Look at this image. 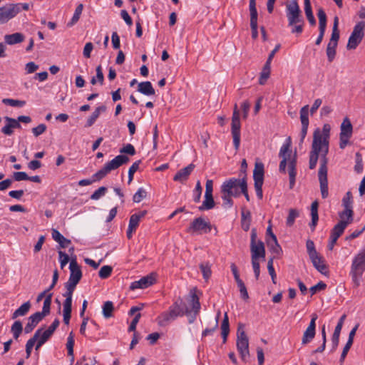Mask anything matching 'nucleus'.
<instances>
[{
    "instance_id": "c03bdc74",
    "label": "nucleus",
    "mask_w": 365,
    "mask_h": 365,
    "mask_svg": "<svg viewBox=\"0 0 365 365\" xmlns=\"http://www.w3.org/2000/svg\"><path fill=\"white\" fill-rule=\"evenodd\" d=\"M59 324V320L58 319H55L49 327L42 334L41 333V334L46 339H48L52 336L55 330L58 328Z\"/></svg>"
},
{
    "instance_id": "f03ea898",
    "label": "nucleus",
    "mask_w": 365,
    "mask_h": 365,
    "mask_svg": "<svg viewBox=\"0 0 365 365\" xmlns=\"http://www.w3.org/2000/svg\"><path fill=\"white\" fill-rule=\"evenodd\" d=\"M190 309L186 307L181 298L178 299L167 312L161 313L157 318L158 324L160 327H165L175 320L178 317L188 314Z\"/></svg>"
},
{
    "instance_id": "8fccbe9b",
    "label": "nucleus",
    "mask_w": 365,
    "mask_h": 365,
    "mask_svg": "<svg viewBox=\"0 0 365 365\" xmlns=\"http://www.w3.org/2000/svg\"><path fill=\"white\" fill-rule=\"evenodd\" d=\"M2 103L5 105L11 106L13 107H23L26 105L25 101H21L11 98H4Z\"/></svg>"
},
{
    "instance_id": "603ef678",
    "label": "nucleus",
    "mask_w": 365,
    "mask_h": 365,
    "mask_svg": "<svg viewBox=\"0 0 365 365\" xmlns=\"http://www.w3.org/2000/svg\"><path fill=\"white\" fill-rule=\"evenodd\" d=\"M292 146V138L291 137H288L284 144L282 145L279 150V155H282L284 153H290L292 154V150L290 149Z\"/></svg>"
},
{
    "instance_id": "f257e3e1",
    "label": "nucleus",
    "mask_w": 365,
    "mask_h": 365,
    "mask_svg": "<svg viewBox=\"0 0 365 365\" xmlns=\"http://www.w3.org/2000/svg\"><path fill=\"white\" fill-rule=\"evenodd\" d=\"M330 130V125L326 123L323 125L322 130L318 128L314 131L312 148L309 153V169L313 170L316 168L319 156H320L319 170L325 168V173H327L328 158L327 155L329 153Z\"/></svg>"
},
{
    "instance_id": "a18cd8bd",
    "label": "nucleus",
    "mask_w": 365,
    "mask_h": 365,
    "mask_svg": "<svg viewBox=\"0 0 365 365\" xmlns=\"http://www.w3.org/2000/svg\"><path fill=\"white\" fill-rule=\"evenodd\" d=\"M190 304L192 307V310L195 314H198L200 309V303L199 298L195 293H192L190 296Z\"/></svg>"
},
{
    "instance_id": "2f4dec72",
    "label": "nucleus",
    "mask_w": 365,
    "mask_h": 365,
    "mask_svg": "<svg viewBox=\"0 0 365 365\" xmlns=\"http://www.w3.org/2000/svg\"><path fill=\"white\" fill-rule=\"evenodd\" d=\"M106 110V107L105 106H101L97 107L95 110L92 113L91 116L88 118L86 124V127L92 126L97 118L99 117L101 112H104Z\"/></svg>"
},
{
    "instance_id": "052dcab7",
    "label": "nucleus",
    "mask_w": 365,
    "mask_h": 365,
    "mask_svg": "<svg viewBox=\"0 0 365 365\" xmlns=\"http://www.w3.org/2000/svg\"><path fill=\"white\" fill-rule=\"evenodd\" d=\"M141 163L140 160L135 161L133 163V165L130 167L128 170V184H130L133 180L134 173L138 170L139 165Z\"/></svg>"
},
{
    "instance_id": "a211bd4d",
    "label": "nucleus",
    "mask_w": 365,
    "mask_h": 365,
    "mask_svg": "<svg viewBox=\"0 0 365 365\" xmlns=\"http://www.w3.org/2000/svg\"><path fill=\"white\" fill-rule=\"evenodd\" d=\"M252 260H259V258L264 259L265 249L262 241L258 240L257 243L250 245Z\"/></svg>"
},
{
    "instance_id": "6e6d98bb",
    "label": "nucleus",
    "mask_w": 365,
    "mask_h": 365,
    "mask_svg": "<svg viewBox=\"0 0 365 365\" xmlns=\"http://www.w3.org/2000/svg\"><path fill=\"white\" fill-rule=\"evenodd\" d=\"M200 269L202 274L203 278L206 280L208 279L212 274L210 264L208 262L202 263L200 264Z\"/></svg>"
},
{
    "instance_id": "c756f323",
    "label": "nucleus",
    "mask_w": 365,
    "mask_h": 365,
    "mask_svg": "<svg viewBox=\"0 0 365 365\" xmlns=\"http://www.w3.org/2000/svg\"><path fill=\"white\" fill-rule=\"evenodd\" d=\"M304 13L306 17L312 26L316 25V19L314 16L310 0H304Z\"/></svg>"
},
{
    "instance_id": "680f3d73",
    "label": "nucleus",
    "mask_w": 365,
    "mask_h": 365,
    "mask_svg": "<svg viewBox=\"0 0 365 365\" xmlns=\"http://www.w3.org/2000/svg\"><path fill=\"white\" fill-rule=\"evenodd\" d=\"M108 173L109 172L107 170L105 166H103L101 170L93 175L92 178L94 182L99 181L104 178Z\"/></svg>"
},
{
    "instance_id": "72a5a7b5",
    "label": "nucleus",
    "mask_w": 365,
    "mask_h": 365,
    "mask_svg": "<svg viewBox=\"0 0 365 365\" xmlns=\"http://www.w3.org/2000/svg\"><path fill=\"white\" fill-rule=\"evenodd\" d=\"M237 183H236V190H239L240 189V192L242 193L246 200L249 202L250 201V196L247 192V178L245 177H243L242 179H237Z\"/></svg>"
},
{
    "instance_id": "13d9d810",
    "label": "nucleus",
    "mask_w": 365,
    "mask_h": 365,
    "mask_svg": "<svg viewBox=\"0 0 365 365\" xmlns=\"http://www.w3.org/2000/svg\"><path fill=\"white\" fill-rule=\"evenodd\" d=\"M146 191L144 188L140 187L139 188L137 192L134 194L133 197V200L134 202H141L144 198L146 197Z\"/></svg>"
},
{
    "instance_id": "4d7b16f0",
    "label": "nucleus",
    "mask_w": 365,
    "mask_h": 365,
    "mask_svg": "<svg viewBox=\"0 0 365 365\" xmlns=\"http://www.w3.org/2000/svg\"><path fill=\"white\" fill-rule=\"evenodd\" d=\"M113 268L108 265L103 266L98 272V275L101 279H107L109 277L112 273Z\"/></svg>"
},
{
    "instance_id": "4be33fe9",
    "label": "nucleus",
    "mask_w": 365,
    "mask_h": 365,
    "mask_svg": "<svg viewBox=\"0 0 365 365\" xmlns=\"http://www.w3.org/2000/svg\"><path fill=\"white\" fill-rule=\"evenodd\" d=\"M195 167V165L191 163V164L188 165L187 167H185L182 169H180L175 175V176L173 178V180L183 183L188 179L189 175H190L192 171L194 170Z\"/></svg>"
},
{
    "instance_id": "49530a36",
    "label": "nucleus",
    "mask_w": 365,
    "mask_h": 365,
    "mask_svg": "<svg viewBox=\"0 0 365 365\" xmlns=\"http://www.w3.org/2000/svg\"><path fill=\"white\" fill-rule=\"evenodd\" d=\"M190 304L192 307V310L195 314H198L200 309V303L199 298L195 293H192L190 296Z\"/></svg>"
},
{
    "instance_id": "423d86ee",
    "label": "nucleus",
    "mask_w": 365,
    "mask_h": 365,
    "mask_svg": "<svg viewBox=\"0 0 365 365\" xmlns=\"http://www.w3.org/2000/svg\"><path fill=\"white\" fill-rule=\"evenodd\" d=\"M237 182V178H232L222 183L221 193L224 206L232 207L233 205L232 197H237L240 195V191L235 189Z\"/></svg>"
},
{
    "instance_id": "c85d7f7f",
    "label": "nucleus",
    "mask_w": 365,
    "mask_h": 365,
    "mask_svg": "<svg viewBox=\"0 0 365 365\" xmlns=\"http://www.w3.org/2000/svg\"><path fill=\"white\" fill-rule=\"evenodd\" d=\"M4 40L7 44L14 45L22 42L24 40V36L21 33L7 34L4 36Z\"/></svg>"
},
{
    "instance_id": "1a4fd4ad",
    "label": "nucleus",
    "mask_w": 365,
    "mask_h": 365,
    "mask_svg": "<svg viewBox=\"0 0 365 365\" xmlns=\"http://www.w3.org/2000/svg\"><path fill=\"white\" fill-rule=\"evenodd\" d=\"M240 111L237 103H235L232 117L231 132L233 138V145L236 150L239 149L240 145Z\"/></svg>"
},
{
    "instance_id": "9d476101",
    "label": "nucleus",
    "mask_w": 365,
    "mask_h": 365,
    "mask_svg": "<svg viewBox=\"0 0 365 365\" xmlns=\"http://www.w3.org/2000/svg\"><path fill=\"white\" fill-rule=\"evenodd\" d=\"M364 28L365 23L364 21H360L355 25L349 38L347 49H355L358 46L364 36Z\"/></svg>"
},
{
    "instance_id": "9b49d317",
    "label": "nucleus",
    "mask_w": 365,
    "mask_h": 365,
    "mask_svg": "<svg viewBox=\"0 0 365 365\" xmlns=\"http://www.w3.org/2000/svg\"><path fill=\"white\" fill-rule=\"evenodd\" d=\"M339 135V148L344 149L349 142L352 135L353 126L348 118H345L341 124Z\"/></svg>"
},
{
    "instance_id": "79ce46f5",
    "label": "nucleus",
    "mask_w": 365,
    "mask_h": 365,
    "mask_svg": "<svg viewBox=\"0 0 365 365\" xmlns=\"http://www.w3.org/2000/svg\"><path fill=\"white\" fill-rule=\"evenodd\" d=\"M103 315L106 319H108L113 316L114 310L113 303L111 301H106L104 302L103 307Z\"/></svg>"
},
{
    "instance_id": "b1692460",
    "label": "nucleus",
    "mask_w": 365,
    "mask_h": 365,
    "mask_svg": "<svg viewBox=\"0 0 365 365\" xmlns=\"http://www.w3.org/2000/svg\"><path fill=\"white\" fill-rule=\"evenodd\" d=\"M317 17L319 19V35L324 38L327 28V14L324 10L320 7L317 9Z\"/></svg>"
},
{
    "instance_id": "f704fd0d",
    "label": "nucleus",
    "mask_w": 365,
    "mask_h": 365,
    "mask_svg": "<svg viewBox=\"0 0 365 365\" xmlns=\"http://www.w3.org/2000/svg\"><path fill=\"white\" fill-rule=\"evenodd\" d=\"M215 202L213 199L212 195H205V200L202 204L199 206L200 211L209 210L215 207Z\"/></svg>"
},
{
    "instance_id": "a19ab883",
    "label": "nucleus",
    "mask_w": 365,
    "mask_h": 365,
    "mask_svg": "<svg viewBox=\"0 0 365 365\" xmlns=\"http://www.w3.org/2000/svg\"><path fill=\"white\" fill-rule=\"evenodd\" d=\"M23 331L22 323L19 320H16L14 322L11 327V332L13 334L14 338L17 340L20 336Z\"/></svg>"
},
{
    "instance_id": "ea45409f",
    "label": "nucleus",
    "mask_w": 365,
    "mask_h": 365,
    "mask_svg": "<svg viewBox=\"0 0 365 365\" xmlns=\"http://www.w3.org/2000/svg\"><path fill=\"white\" fill-rule=\"evenodd\" d=\"M250 12V24H257V11L256 8V0H250L249 5Z\"/></svg>"
},
{
    "instance_id": "3c124183",
    "label": "nucleus",
    "mask_w": 365,
    "mask_h": 365,
    "mask_svg": "<svg viewBox=\"0 0 365 365\" xmlns=\"http://www.w3.org/2000/svg\"><path fill=\"white\" fill-rule=\"evenodd\" d=\"M355 162L354 171L358 174L361 173L364 168L363 159L361 155L359 152L355 155Z\"/></svg>"
},
{
    "instance_id": "c9c22d12",
    "label": "nucleus",
    "mask_w": 365,
    "mask_h": 365,
    "mask_svg": "<svg viewBox=\"0 0 365 365\" xmlns=\"http://www.w3.org/2000/svg\"><path fill=\"white\" fill-rule=\"evenodd\" d=\"M31 308V303L29 301L24 303L20 306L12 314L11 318L13 319H16L19 317L25 316Z\"/></svg>"
},
{
    "instance_id": "39448f33",
    "label": "nucleus",
    "mask_w": 365,
    "mask_h": 365,
    "mask_svg": "<svg viewBox=\"0 0 365 365\" xmlns=\"http://www.w3.org/2000/svg\"><path fill=\"white\" fill-rule=\"evenodd\" d=\"M365 271V247L353 259L350 274L356 287L360 284V277Z\"/></svg>"
},
{
    "instance_id": "cd10ccee",
    "label": "nucleus",
    "mask_w": 365,
    "mask_h": 365,
    "mask_svg": "<svg viewBox=\"0 0 365 365\" xmlns=\"http://www.w3.org/2000/svg\"><path fill=\"white\" fill-rule=\"evenodd\" d=\"M138 91L145 96H153L155 93V89L150 81L140 83L138 86Z\"/></svg>"
},
{
    "instance_id": "dca6fc26",
    "label": "nucleus",
    "mask_w": 365,
    "mask_h": 365,
    "mask_svg": "<svg viewBox=\"0 0 365 365\" xmlns=\"http://www.w3.org/2000/svg\"><path fill=\"white\" fill-rule=\"evenodd\" d=\"M129 161V158L125 155H119L115 157L110 161L106 163L104 166L110 173L112 170H116L121 165L126 164Z\"/></svg>"
},
{
    "instance_id": "f8f14e48",
    "label": "nucleus",
    "mask_w": 365,
    "mask_h": 365,
    "mask_svg": "<svg viewBox=\"0 0 365 365\" xmlns=\"http://www.w3.org/2000/svg\"><path fill=\"white\" fill-rule=\"evenodd\" d=\"M212 229V225L209 222H206L202 217L195 218L187 229L188 232L193 233H209Z\"/></svg>"
},
{
    "instance_id": "e2e57ef3",
    "label": "nucleus",
    "mask_w": 365,
    "mask_h": 365,
    "mask_svg": "<svg viewBox=\"0 0 365 365\" xmlns=\"http://www.w3.org/2000/svg\"><path fill=\"white\" fill-rule=\"evenodd\" d=\"M289 26L292 27L291 33L292 34H301L303 32L304 30V20H302V23H297L293 25H288Z\"/></svg>"
},
{
    "instance_id": "aec40b11",
    "label": "nucleus",
    "mask_w": 365,
    "mask_h": 365,
    "mask_svg": "<svg viewBox=\"0 0 365 365\" xmlns=\"http://www.w3.org/2000/svg\"><path fill=\"white\" fill-rule=\"evenodd\" d=\"M41 314L40 312H37L33 314H31L28 318V322L26 324L24 330L26 334L31 333L34 329L37 326V324L43 319Z\"/></svg>"
},
{
    "instance_id": "09e8293b",
    "label": "nucleus",
    "mask_w": 365,
    "mask_h": 365,
    "mask_svg": "<svg viewBox=\"0 0 365 365\" xmlns=\"http://www.w3.org/2000/svg\"><path fill=\"white\" fill-rule=\"evenodd\" d=\"M336 47H337V46L334 45V44H331L329 43H328V44H327L326 53H327L328 61L330 63L334 61V59L335 58L336 53Z\"/></svg>"
},
{
    "instance_id": "393cba45",
    "label": "nucleus",
    "mask_w": 365,
    "mask_h": 365,
    "mask_svg": "<svg viewBox=\"0 0 365 365\" xmlns=\"http://www.w3.org/2000/svg\"><path fill=\"white\" fill-rule=\"evenodd\" d=\"M70 277L81 280L82 278V272L81 267L78 265L76 257L71 258L69 265Z\"/></svg>"
},
{
    "instance_id": "7c9ffc66",
    "label": "nucleus",
    "mask_w": 365,
    "mask_h": 365,
    "mask_svg": "<svg viewBox=\"0 0 365 365\" xmlns=\"http://www.w3.org/2000/svg\"><path fill=\"white\" fill-rule=\"evenodd\" d=\"M338 25H339V19L337 16H335V18L334 19L332 33H331V36L329 43H331V44L336 45V46L338 45V41H339V36H340L339 30L338 29Z\"/></svg>"
},
{
    "instance_id": "20e7f679",
    "label": "nucleus",
    "mask_w": 365,
    "mask_h": 365,
    "mask_svg": "<svg viewBox=\"0 0 365 365\" xmlns=\"http://www.w3.org/2000/svg\"><path fill=\"white\" fill-rule=\"evenodd\" d=\"M29 9L28 3L6 4L0 7V24H4L14 18L21 10Z\"/></svg>"
},
{
    "instance_id": "7ed1b4c3",
    "label": "nucleus",
    "mask_w": 365,
    "mask_h": 365,
    "mask_svg": "<svg viewBox=\"0 0 365 365\" xmlns=\"http://www.w3.org/2000/svg\"><path fill=\"white\" fill-rule=\"evenodd\" d=\"M279 157L282 158L279 165L280 173H286V167L288 164L289 188L292 189L295 185L297 175V153H294L292 158H291L290 153H284L282 155H279Z\"/></svg>"
},
{
    "instance_id": "6e6552de",
    "label": "nucleus",
    "mask_w": 365,
    "mask_h": 365,
    "mask_svg": "<svg viewBox=\"0 0 365 365\" xmlns=\"http://www.w3.org/2000/svg\"><path fill=\"white\" fill-rule=\"evenodd\" d=\"M236 345L242 360L247 362L250 358L249 339L245 331L241 329L240 326L237 329Z\"/></svg>"
},
{
    "instance_id": "864d4df0",
    "label": "nucleus",
    "mask_w": 365,
    "mask_h": 365,
    "mask_svg": "<svg viewBox=\"0 0 365 365\" xmlns=\"http://www.w3.org/2000/svg\"><path fill=\"white\" fill-rule=\"evenodd\" d=\"M299 215V212L296 209H290L287 218V225L291 227L294 225V220Z\"/></svg>"
},
{
    "instance_id": "e433bc0d",
    "label": "nucleus",
    "mask_w": 365,
    "mask_h": 365,
    "mask_svg": "<svg viewBox=\"0 0 365 365\" xmlns=\"http://www.w3.org/2000/svg\"><path fill=\"white\" fill-rule=\"evenodd\" d=\"M270 71L271 63L266 61L260 73V76L259 78V83L260 85H264L266 83V81L269 77Z\"/></svg>"
},
{
    "instance_id": "ddd939ff",
    "label": "nucleus",
    "mask_w": 365,
    "mask_h": 365,
    "mask_svg": "<svg viewBox=\"0 0 365 365\" xmlns=\"http://www.w3.org/2000/svg\"><path fill=\"white\" fill-rule=\"evenodd\" d=\"M318 316L317 314H313L312 315V319L310 323L304 331L302 339V344L305 345L312 341L316 334V320L317 319Z\"/></svg>"
},
{
    "instance_id": "bb28decb",
    "label": "nucleus",
    "mask_w": 365,
    "mask_h": 365,
    "mask_svg": "<svg viewBox=\"0 0 365 365\" xmlns=\"http://www.w3.org/2000/svg\"><path fill=\"white\" fill-rule=\"evenodd\" d=\"M146 213L147 212L145 210H143L132 215L130 217L128 227L134 230H136L137 227L139 225L140 220L145 216Z\"/></svg>"
},
{
    "instance_id": "de8ad7c7",
    "label": "nucleus",
    "mask_w": 365,
    "mask_h": 365,
    "mask_svg": "<svg viewBox=\"0 0 365 365\" xmlns=\"http://www.w3.org/2000/svg\"><path fill=\"white\" fill-rule=\"evenodd\" d=\"M66 291L65 293L63 294V296L66 298L65 301L63 302V307H72V297L73 293L75 289L65 287Z\"/></svg>"
},
{
    "instance_id": "0eeeda50",
    "label": "nucleus",
    "mask_w": 365,
    "mask_h": 365,
    "mask_svg": "<svg viewBox=\"0 0 365 365\" xmlns=\"http://www.w3.org/2000/svg\"><path fill=\"white\" fill-rule=\"evenodd\" d=\"M285 6L288 25L302 23V20L304 19V18L297 0L289 1L286 3Z\"/></svg>"
},
{
    "instance_id": "6ab92c4d",
    "label": "nucleus",
    "mask_w": 365,
    "mask_h": 365,
    "mask_svg": "<svg viewBox=\"0 0 365 365\" xmlns=\"http://www.w3.org/2000/svg\"><path fill=\"white\" fill-rule=\"evenodd\" d=\"M309 258L313 264V266L318 272L324 275H327L329 272L328 267L325 264L323 257L320 256L319 253Z\"/></svg>"
},
{
    "instance_id": "2eb2a0df",
    "label": "nucleus",
    "mask_w": 365,
    "mask_h": 365,
    "mask_svg": "<svg viewBox=\"0 0 365 365\" xmlns=\"http://www.w3.org/2000/svg\"><path fill=\"white\" fill-rule=\"evenodd\" d=\"M353 218L346 217V216L340 217V221L333 227L330 235L334 237V239H339L344 233L347 225L353 222Z\"/></svg>"
},
{
    "instance_id": "5701e85b",
    "label": "nucleus",
    "mask_w": 365,
    "mask_h": 365,
    "mask_svg": "<svg viewBox=\"0 0 365 365\" xmlns=\"http://www.w3.org/2000/svg\"><path fill=\"white\" fill-rule=\"evenodd\" d=\"M264 165L262 163H256L253 170L254 185H263L264 182Z\"/></svg>"
},
{
    "instance_id": "58836bf2",
    "label": "nucleus",
    "mask_w": 365,
    "mask_h": 365,
    "mask_svg": "<svg viewBox=\"0 0 365 365\" xmlns=\"http://www.w3.org/2000/svg\"><path fill=\"white\" fill-rule=\"evenodd\" d=\"M52 295V293L47 294L44 299L42 311L40 312V314L43 317H45L50 314Z\"/></svg>"
},
{
    "instance_id": "4468645a",
    "label": "nucleus",
    "mask_w": 365,
    "mask_h": 365,
    "mask_svg": "<svg viewBox=\"0 0 365 365\" xmlns=\"http://www.w3.org/2000/svg\"><path fill=\"white\" fill-rule=\"evenodd\" d=\"M352 204V194L350 191H348L342 199V205L344 207V210L339 212V217L346 216V217L353 218L354 211Z\"/></svg>"
},
{
    "instance_id": "4c0bfd02",
    "label": "nucleus",
    "mask_w": 365,
    "mask_h": 365,
    "mask_svg": "<svg viewBox=\"0 0 365 365\" xmlns=\"http://www.w3.org/2000/svg\"><path fill=\"white\" fill-rule=\"evenodd\" d=\"M83 4H79L77 6V7L76 8L74 14H73L71 19L70 20V21H68L67 23V26L68 27H72L76 24H77V22L79 21L81 15V14L83 12Z\"/></svg>"
},
{
    "instance_id": "774afa93",
    "label": "nucleus",
    "mask_w": 365,
    "mask_h": 365,
    "mask_svg": "<svg viewBox=\"0 0 365 365\" xmlns=\"http://www.w3.org/2000/svg\"><path fill=\"white\" fill-rule=\"evenodd\" d=\"M107 187L104 186L100 187L91 195V199L93 200H97L100 199L102 196L105 195Z\"/></svg>"
},
{
    "instance_id": "338daca9",
    "label": "nucleus",
    "mask_w": 365,
    "mask_h": 365,
    "mask_svg": "<svg viewBox=\"0 0 365 365\" xmlns=\"http://www.w3.org/2000/svg\"><path fill=\"white\" fill-rule=\"evenodd\" d=\"M306 247L307 250V253L309 257H312L313 256L318 254L315 249L314 243L312 240H308L306 242Z\"/></svg>"
},
{
    "instance_id": "a878e982",
    "label": "nucleus",
    "mask_w": 365,
    "mask_h": 365,
    "mask_svg": "<svg viewBox=\"0 0 365 365\" xmlns=\"http://www.w3.org/2000/svg\"><path fill=\"white\" fill-rule=\"evenodd\" d=\"M52 237L57 242L61 248H66L71 243V241L63 237L57 230L52 229Z\"/></svg>"
},
{
    "instance_id": "5fc2aeb1",
    "label": "nucleus",
    "mask_w": 365,
    "mask_h": 365,
    "mask_svg": "<svg viewBox=\"0 0 365 365\" xmlns=\"http://www.w3.org/2000/svg\"><path fill=\"white\" fill-rule=\"evenodd\" d=\"M74 336L73 332L71 331L68 338H67V343H66V349L68 350V355L73 356V346H74Z\"/></svg>"
},
{
    "instance_id": "69168bd1",
    "label": "nucleus",
    "mask_w": 365,
    "mask_h": 365,
    "mask_svg": "<svg viewBox=\"0 0 365 365\" xmlns=\"http://www.w3.org/2000/svg\"><path fill=\"white\" fill-rule=\"evenodd\" d=\"M266 235H267L266 242H267V245H271V242H276L277 237L272 232L271 225H269L268 226V227L267 228Z\"/></svg>"
},
{
    "instance_id": "473e14b6",
    "label": "nucleus",
    "mask_w": 365,
    "mask_h": 365,
    "mask_svg": "<svg viewBox=\"0 0 365 365\" xmlns=\"http://www.w3.org/2000/svg\"><path fill=\"white\" fill-rule=\"evenodd\" d=\"M318 207L319 204L317 201H314L311 205L312 222L310 223V227L312 230L315 229L319 220Z\"/></svg>"
},
{
    "instance_id": "f3484780",
    "label": "nucleus",
    "mask_w": 365,
    "mask_h": 365,
    "mask_svg": "<svg viewBox=\"0 0 365 365\" xmlns=\"http://www.w3.org/2000/svg\"><path fill=\"white\" fill-rule=\"evenodd\" d=\"M155 282V277L152 275H147L138 281L133 282L130 285V289L135 290L137 289H145L153 285Z\"/></svg>"
},
{
    "instance_id": "412c9836",
    "label": "nucleus",
    "mask_w": 365,
    "mask_h": 365,
    "mask_svg": "<svg viewBox=\"0 0 365 365\" xmlns=\"http://www.w3.org/2000/svg\"><path fill=\"white\" fill-rule=\"evenodd\" d=\"M319 180L320 183V190L322 198L325 199L328 197V180L327 173H325V168H322L318 173Z\"/></svg>"
},
{
    "instance_id": "0e129e2a",
    "label": "nucleus",
    "mask_w": 365,
    "mask_h": 365,
    "mask_svg": "<svg viewBox=\"0 0 365 365\" xmlns=\"http://www.w3.org/2000/svg\"><path fill=\"white\" fill-rule=\"evenodd\" d=\"M236 283L239 288L241 297L245 300L249 299V294H248L246 286H245V283L243 282V281L240 280Z\"/></svg>"
},
{
    "instance_id": "bf43d9fd",
    "label": "nucleus",
    "mask_w": 365,
    "mask_h": 365,
    "mask_svg": "<svg viewBox=\"0 0 365 365\" xmlns=\"http://www.w3.org/2000/svg\"><path fill=\"white\" fill-rule=\"evenodd\" d=\"M202 192V187L201 186L200 182L198 180L196 183L195 188L193 191L194 202H199L200 201Z\"/></svg>"
},
{
    "instance_id": "37998d69",
    "label": "nucleus",
    "mask_w": 365,
    "mask_h": 365,
    "mask_svg": "<svg viewBox=\"0 0 365 365\" xmlns=\"http://www.w3.org/2000/svg\"><path fill=\"white\" fill-rule=\"evenodd\" d=\"M300 120L302 126L309 127V106H303L300 110Z\"/></svg>"
}]
</instances>
